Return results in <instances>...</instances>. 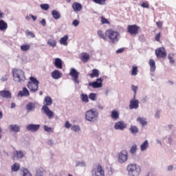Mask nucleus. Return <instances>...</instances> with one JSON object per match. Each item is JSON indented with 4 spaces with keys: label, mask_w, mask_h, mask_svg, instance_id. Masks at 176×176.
Wrapping results in <instances>:
<instances>
[{
    "label": "nucleus",
    "mask_w": 176,
    "mask_h": 176,
    "mask_svg": "<svg viewBox=\"0 0 176 176\" xmlns=\"http://www.w3.org/2000/svg\"><path fill=\"white\" fill-rule=\"evenodd\" d=\"M44 105L42 107V111L43 113L46 115L49 118V119H52L53 118L54 113L50 110L49 107L53 104V100L50 96H45L43 100Z\"/></svg>",
    "instance_id": "nucleus-1"
},
{
    "label": "nucleus",
    "mask_w": 176,
    "mask_h": 176,
    "mask_svg": "<svg viewBox=\"0 0 176 176\" xmlns=\"http://www.w3.org/2000/svg\"><path fill=\"white\" fill-rule=\"evenodd\" d=\"M12 76L14 82H16V83H23L25 80V75L21 69H13Z\"/></svg>",
    "instance_id": "nucleus-2"
},
{
    "label": "nucleus",
    "mask_w": 176,
    "mask_h": 176,
    "mask_svg": "<svg viewBox=\"0 0 176 176\" xmlns=\"http://www.w3.org/2000/svg\"><path fill=\"white\" fill-rule=\"evenodd\" d=\"M106 36H107V39H109L111 43H115L119 41L120 34L113 29H108L106 30Z\"/></svg>",
    "instance_id": "nucleus-3"
},
{
    "label": "nucleus",
    "mask_w": 176,
    "mask_h": 176,
    "mask_svg": "<svg viewBox=\"0 0 176 176\" xmlns=\"http://www.w3.org/2000/svg\"><path fill=\"white\" fill-rule=\"evenodd\" d=\"M85 119L88 122H96L98 119V111L96 109H91L87 111Z\"/></svg>",
    "instance_id": "nucleus-4"
},
{
    "label": "nucleus",
    "mask_w": 176,
    "mask_h": 176,
    "mask_svg": "<svg viewBox=\"0 0 176 176\" xmlns=\"http://www.w3.org/2000/svg\"><path fill=\"white\" fill-rule=\"evenodd\" d=\"M28 83V87L31 93H36V91L39 89V80H36L35 77L31 76Z\"/></svg>",
    "instance_id": "nucleus-5"
},
{
    "label": "nucleus",
    "mask_w": 176,
    "mask_h": 176,
    "mask_svg": "<svg viewBox=\"0 0 176 176\" xmlns=\"http://www.w3.org/2000/svg\"><path fill=\"white\" fill-rule=\"evenodd\" d=\"M127 171L131 176H138L141 174V166L137 164H129L127 166Z\"/></svg>",
    "instance_id": "nucleus-6"
},
{
    "label": "nucleus",
    "mask_w": 176,
    "mask_h": 176,
    "mask_svg": "<svg viewBox=\"0 0 176 176\" xmlns=\"http://www.w3.org/2000/svg\"><path fill=\"white\" fill-rule=\"evenodd\" d=\"M105 172L102 168L101 164H98L96 165L92 170V176H104Z\"/></svg>",
    "instance_id": "nucleus-7"
},
{
    "label": "nucleus",
    "mask_w": 176,
    "mask_h": 176,
    "mask_svg": "<svg viewBox=\"0 0 176 176\" xmlns=\"http://www.w3.org/2000/svg\"><path fill=\"white\" fill-rule=\"evenodd\" d=\"M155 56L157 58H166L167 57V51L166 48L161 47L155 50Z\"/></svg>",
    "instance_id": "nucleus-8"
},
{
    "label": "nucleus",
    "mask_w": 176,
    "mask_h": 176,
    "mask_svg": "<svg viewBox=\"0 0 176 176\" xmlns=\"http://www.w3.org/2000/svg\"><path fill=\"white\" fill-rule=\"evenodd\" d=\"M129 159V155L127 151L122 150L120 153L118 154V161L119 163H126Z\"/></svg>",
    "instance_id": "nucleus-9"
},
{
    "label": "nucleus",
    "mask_w": 176,
    "mask_h": 176,
    "mask_svg": "<svg viewBox=\"0 0 176 176\" xmlns=\"http://www.w3.org/2000/svg\"><path fill=\"white\" fill-rule=\"evenodd\" d=\"M141 28L137 25H129L127 27L128 32L131 35H137L140 32Z\"/></svg>",
    "instance_id": "nucleus-10"
},
{
    "label": "nucleus",
    "mask_w": 176,
    "mask_h": 176,
    "mask_svg": "<svg viewBox=\"0 0 176 176\" xmlns=\"http://www.w3.org/2000/svg\"><path fill=\"white\" fill-rule=\"evenodd\" d=\"M69 75L72 76V79L75 83L79 84V72H78L76 69L72 68L70 69Z\"/></svg>",
    "instance_id": "nucleus-11"
},
{
    "label": "nucleus",
    "mask_w": 176,
    "mask_h": 176,
    "mask_svg": "<svg viewBox=\"0 0 176 176\" xmlns=\"http://www.w3.org/2000/svg\"><path fill=\"white\" fill-rule=\"evenodd\" d=\"M140 107V101L135 99V96H133V99L131 100L129 102V109H138Z\"/></svg>",
    "instance_id": "nucleus-12"
},
{
    "label": "nucleus",
    "mask_w": 176,
    "mask_h": 176,
    "mask_svg": "<svg viewBox=\"0 0 176 176\" xmlns=\"http://www.w3.org/2000/svg\"><path fill=\"white\" fill-rule=\"evenodd\" d=\"M89 86H91V87H93L94 89H98L100 87H102V79L98 78L96 81L89 82Z\"/></svg>",
    "instance_id": "nucleus-13"
},
{
    "label": "nucleus",
    "mask_w": 176,
    "mask_h": 176,
    "mask_svg": "<svg viewBox=\"0 0 176 176\" xmlns=\"http://www.w3.org/2000/svg\"><path fill=\"white\" fill-rule=\"evenodd\" d=\"M126 127H127V124H126L123 121H119L114 125V129L116 130H124Z\"/></svg>",
    "instance_id": "nucleus-14"
},
{
    "label": "nucleus",
    "mask_w": 176,
    "mask_h": 176,
    "mask_svg": "<svg viewBox=\"0 0 176 176\" xmlns=\"http://www.w3.org/2000/svg\"><path fill=\"white\" fill-rule=\"evenodd\" d=\"M39 127H41V125L39 124H30L26 126V129L28 130V131L35 132L39 130Z\"/></svg>",
    "instance_id": "nucleus-15"
},
{
    "label": "nucleus",
    "mask_w": 176,
    "mask_h": 176,
    "mask_svg": "<svg viewBox=\"0 0 176 176\" xmlns=\"http://www.w3.org/2000/svg\"><path fill=\"white\" fill-rule=\"evenodd\" d=\"M72 9L74 10V12H80L82 9H83V7L82 6V4L74 2L72 6Z\"/></svg>",
    "instance_id": "nucleus-16"
},
{
    "label": "nucleus",
    "mask_w": 176,
    "mask_h": 176,
    "mask_svg": "<svg viewBox=\"0 0 176 176\" xmlns=\"http://www.w3.org/2000/svg\"><path fill=\"white\" fill-rule=\"evenodd\" d=\"M18 95L20 97H28L30 96V91L26 87H23L22 91H19Z\"/></svg>",
    "instance_id": "nucleus-17"
},
{
    "label": "nucleus",
    "mask_w": 176,
    "mask_h": 176,
    "mask_svg": "<svg viewBox=\"0 0 176 176\" xmlns=\"http://www.w3.org/2000/svg\"><path fill=\"white\" fill-rule=\"evenodd\" d=\"M80 60L82 63H87V61H89V60H90V54H89L86 52H82L81 54Z\"/></svg>",
    "instance_id": "nucleus-18"
},
{
    "label": "nucleus",
    "mask_w": 176,
    "mask_h": 176,
    "mask_svg": "<svg viewBox=\"0 0 176 176\" xmlns=\"http://www.w3.org/2000/svg\"><path fill=\"white\" fill-rule=\"evenodd\" d=\"M0 97L4 98H12V93L9 91H0Z\"/></svg>",
    "instance_id": "nucleus-19"
},
{
    "label": "nucleus",
    "mask_w": 176,
    "mask_h": 176,
    "mask_svg": "<svg viewBox=\"0 0 176 176\" xmlns=\"http://www.w3.org/2000/svg\"><path fill=\"white\" fill-rule=\"evenodd\" d=\"M148 65H150L151 72H155L156 71V62L153 59H150L148 62Z\"/></svg>",
    "instance_id": "nucleus-20"
},
{
    "label": "nucleus",
    "mask_w": 176,
    "mask_h": 176,
    "mask_svg": "<svg viewBox=\"0 0 176 176\" xmlns=\"http://www.w3.org/2000/svg\"><path fill=\"white\" fill-rule=\"evenodd\" d=\"M52 77L53 79H60V78L63 77V74L58 70H55L52 72Z\"/></svg>",
    "instance_id": "nucleus-21"
},
{
    "label": "nucleus",
    "mask_w": 176,
    "mask_h": 176,
    "mask_svg": "<svg viewBox=\"0 0 176 176\" xmlns=\"http://www.w3.org/2000/svg\"><path fill=\"white\" fill-rule=\"evenodd\" d=\"M54 65L58 69H63V60H61V59H60L58 58H56L55 59Z\"/></svg>",
    "instance_id": "nucleus-22"
},
{
    "label": "nucleus",
    "mask_w": 176,
    "mask_h": 176,
    "mask_svg": "<svg viewBox=\"0 0 176 176\" xmlns=\"http://www.w3.org/2000/svg\"><path fill=\"white\" fill-rule=\"evenodd\" d=\"M60 44L63 45V46H68V35H65L60 39Z\"/></svg>",
    "instance_id": "nucleus-23"
},
{
    "label": "nucleus",
    "mask_w": 176,
    "mask_h": 176,
    "mask_svg": "<svg viewBox=\"0 0 176 176\" xmlns=\"http://www.w3.org/2000/svg\"><path fill=\"white\" fill-rule=\"evenodd\" d=\"M14 159L15 157H16L17 159H23L24 157V153H23V151H16L14 153V156H13Z\"/></svg>",
    "instance_id": "nucleus-24"
},
{
    "label": "nucleus",
    "mask_w": 176,
    "mask_h": 176,
    "mask_svg": "<svg viewBox=\"0 0 176 176\" xmlns=\"http://www.w3.org/2000/svg\"><path fill=\"white\" fill-rule=\"evenodd\" d=\"M89 76L91 79H93V78H98V76H100V72L97 69H92V73L89 74Z\"/></svg>",
    "instance_id": "nucleus-25"
},
{
    "label": "nucleus",
    "mask_w": 176,
    "mask_h": 176,
    "mask_svg": "<svg viewBox=\"0 0 176 176\" xmlns=\"http://www.w3.org/2000/svg\"><path fill=\"white\" fill-rule=\"evenodd\" d=\"M52 15L55 20H58L61 17V14L60 13V12L56 10H53L52 11Z\"/></svg>",
    "instance_id": "nucleus-26"
},
{
    "label": "nucleus",
    "mask_w": 176,
    "mask_h": 176,
    "mask_svg": "<svg viewBox=\"0 0 176 176\" xmlns=\"http://www.w3.org/2000/svg\"><path fill=\"white\" fill-rule=\"evenodd\" d=\"M8 30V23L3 20H0V31H6Z\"/></svg>",
    "instance_id": "nucleus-27"
},
{
    "label": "nucleus",
    "mask_w": 176,
    "mask_h": 176,
    "mask_svg": "<svg viewBox=\"0 0 176 176\" xmlns=\"http://www.w3.org/2000/svg\"><path fill=\"white\" fill-rule=\"evenodd\" d=\"M97 34L99 38H101L102 39H103V41H107V34H104V32H102V30H98Z\"/></svg>",
    "instance_id": "nucleus-28"
},
{
    "label": "nucleus",
    "mask_w": 176,
    "mask_h": 176,
    "mask_svg": "<svg viewBox=\"0 0 176 176\" xmlns=\"http://www.w3.org/2000/svg\"><path fill=\"white\" fill-rule=\"evenodd\" d=\"M10 129L11 131H14V133H19L20 131V126L17 124L10 125Z\"/></svg>",
    "instance_id": "nucleus-29"
},
{
    "label": "nucleus",
    "mask_w": 176,
    "mask_h": 176,
    "mask_svg": "<svg viewBox=\"0 0 176 176\" xmlns=\"http://www.w3.org/2000/svg\"><path fill=\"white\" fill-rule=\"evenodd\" d=\"M111 116L114 120H118V119H119V112L116 110H113L111 111Z\"/></svg>",
    "instance_id": "nucleus-30"
},
{
    "label": "nucleus",
    "mask_w": 176,
    "mask_h": 176,
    "mask_svg": "<svg viewBox=\"0 0 176 176\" xmlns=\"http://www.w3.org/2000/svg\"><path fill=\"white\" fill-rule=\"evenodd\" d=\"M46 173V170H45V168H39L37 169L36 176H43V174Z\"/></svg>",
    "instance_id": "nucleus-31"
},
{
    "label": "nucleus",
    "mask_w": 176,
    "mask_h": 176,
    "mask_svg": "<svg viewBox=\"0 0 176 176\" xmlns=\"http://www.w3.org/2000/svg\"><path fill=\"white\" fill-rule=\"evenodd\" d=\"M148 146H149V143L148 142V140H146L140 145V149L142 151H146Z\"/></svg>",
    "instance_id": "nucleus-32"
},
{
    "label": "nucleus",
    "mask_w": 176,
    "mask_h": 176,
    "mask_svg": "<svg viewBox=\"0 0 176 176\" xmlns=\"http://www.w3.org/2000/svg\"><path fill=\"white\" fill-rule=\"evenodd\" d=\"M47 45H49V46H51V47H56L57 45V41H56V40L54 39H49L47 41Z\"/></svg>",
    "instance_id": "nucleus-33"
},
{
    "label": "nucleus",
    "mask_w": 176,
    "mask_h": 176,
    "mask_svg": "<svg viewBox=\"0 0 176 176\" xmlns=\"http://www.w3.org/2000/svg\"><path fill=\"white\" fill-rule=\"evenodd\" d=\"M137 121L140 122V124H142V126H146L147 122H146V119L142 118V117H138L137 118Z\"/></svg>",
    "instance_id": "nucleus-34"
},
{
    "label": "nucleus",
    "mask_w": 176,
    "mask_h": 176,
    "mask_svg": "<svg viewBox=\"0 0 176 176\" xmlns=\"http://www.w3.org/2000/svg\"><path fill=\"white\" fill-rule=\"evenodd\" d=\"M11 169H12V171H14V172L19 171V170H20V164L19 163L14 164L12 166Z\"/></svg>",
    "instance_id": "nucleus-35"
},
{
    "label": "nucleus",
    "mask_w": 176,
    "mask_h": 176,
    "mask_svg": "<svg viewBox=\"0 0 176 176\" xmlns=\"http://www.w3.org/2000/svg\"><path fill=\"white\" fill-rule=\"evenodd\" d=\"M138 74V67L137 66H133L132 67V71H131V75L133 76H135Z\"/></svg>",
    "instance_id": "nucleus-36"
},
{
    "label": "nucleus",
    "mask_w": 176,
    "mask_h": 176,
    "mask_svg": "<svg viewBox=\"0 0 176 176\" xmlns=\"http://www.w3.org/2000/svg\"><path fill=\"white\" fill-rule=\"evenodd\" d=\"M30 48L31 45H23L21 46V50H22V52H28Z\"/></svg>",
    "instance_id": "nucleus-37"
},
{
    "label": "nucleus",
    "mask_w": 176,
    "mask_h": 176,
    "mask_svg": "<svg viewBox=\"0 0 176 176\" xmlns=\"http://www.w3.org/2000/svg\"><path fill=\"white\" fill-rule=\"evenodd\" d=\"M130 131L132 134H137V133H138V128L135 126H132L130 128Z\"/></svg>",
    "instance_id": "nucleus-38"
},
{
    "label": "nucleus",
    "mask_w": 176,
    "mask_h": 176,
    "mask_svg": "<svg viewBox=\"0 0 176 176\" xmlns=\"http://www.w3.org/2000/svg\"><path fill=\"white\" fill-rule=\"evenodd\" d=\"M168 58L169 60V63L170 64H174V63H175V61L174 60V54H169L168 55Z\"/></svg>",
    "instance_id": "nucleus-39"
},
{
    "label": "nucleus",
    "mask_w": 176,
    "mask_h": 176,
    "mask_svg": "<svg viewBox=\"0 0 176 176\" xmlns=\"http://www.w3.org/2000/svg\"><path fill=\"white\" fill-rule=\"evenodd\" d=\"M81 99L83 101V102H89V96H87V94H82Z\"/></svg>",
    "instance_id": "nucleus-40"
},
{
    "label": "nucleus",
    "mask_w": 176,
    "mask_h": 176,
    "mask_svg": "<svg viewBox=\"0 0 176 176\" xmlns=\"http://www.w3.org/2000/svg\"><path fill=\"white\" fill-rule=\"evenodd\" d=\"M94 3H97L98 5H105L107 0H92Z\"/></svg>",
    "instance_id": "nucleus-41"
},
{
    "label": "nucleus",
    "mask_w": 176,
    "mask_h": 176,
    "mask_svg": "<svg viewBox=\"0 0 176 176\" xmlns=\"http://www.w3.org/2000/svg\"><path fill=\"white\" fill-rule=\"evenodd\" d=\"M135 152H137V145L134 144L131 147L130 153H131V155H134Z\"/></svg>",
    "instance_id": "nucleus-42"
},
{
    "label": "nucleus",
    "mask_w": 176,
    "mask_h": 176,
    "mask_svg": "<svg viewBox=\"0 0 176 176\" xmlns=\"http://www.w3.org/2000/svg\"><path fill=\"white\" fill-rule=\"evenodd\" d=\"M25 35L26 36H30V38H35V34L30 30H26Z\"/></svg>",
    "instance_id": "nucleus-43"
},
{
    "label": "nucleus",
    "mask_w": 176,
    "mask_h": 176,
    "mask_svg": "<svg viewBox=\"0 0 176 176\" xmlns=\"http://www.w3.org/2000/svg\"><path fill=\"white\" fill-rule=\"evenodd\" d=\"M101 23L102 24H111V23L109 22V21H108L107 19V18L104 17V16H101Z\"/></svg>",
    "instance_id": "nucleus-44"
},
{
    "label": "nucleus",
    "mask_w": 176,
    "mask_h": 176,
    "mask_svg": "<svg viewBox=\"0 0 176 176\" xmlns=\"http://www.w3.org/2000/svg\"><path fill=\"white\" fill-rule=\"evenodd\" d=\"M23 176H32V175L31 174V173H30V170H28V169L23 168Z\"/></svg>",
    "instance_id": "nucleus-45"
},
{
    "label": "nucleus",
    "mask_w": 176,
    "mask_h": 176,
    "mask_svg": "<svg viewBox=\"0 0 176 176\" xmlns=\"http://www.w3.org/2000/svg\"><path fill=\"white\" fill-rule=\"evenodd\" d=\"M44 130L47 131V133H53V128L49 127L47 125L44 126Z\"/></svg>",
    "instance_id": "nucleus-46"
},
{
    "label": "nucleus",
    "mask_w": 176,
    "mask_h": 176,
    "mask_svg": "<svg viewBox=\"0 0 176 176\" xmlns=\"http://www.w3.org/2000/svg\"><path fill=\"white\" fill-rule=\"evenodd\" d=\"M41 9H43V10H49L50 6H49V4H41Z\"/></svg>",
    "instance_id": "nucleus-47"
},
{
    "label": "nucleus",
    "mask_w": 176,
    "mask_h": 176,
    "mask_svg": "<svg viewBox=\"0 0 176 176\" xmlns=\"http://www.w3.org/2000/svg\"><path fill=\"white\" fill-rule=\"evenodd\" d=\"M26 108L28 111H32V108H34V103L30 102L28 104H27Z\"/></svg>",
    "instance_id": "nucleus-48"
},
{
    "label": "nucleus",
    "mask_w": 176,
    "mask_h": 176,
    "mask_svg": "<svg viewBox=\"0 0 176 176\" xmlns=\"http://www.w3.org/2000/svg\"><path fill=\"white\" fill-rule=\"evenodd\" d=\"M131 89H132L133 91L134 92V96L135 97V96H137V91L138 90V87L135 86V85H132Z\"/></svg>",
    "instance_id": "nucleus-49"
},
{
    "label": "nucleus",
    "mask_w": 176,
    "mask_h": 176,
    "mask_svg": "<svg viewBox=\"0 0 176 176\" xmlns=\"http://www.w3.org/2000/svg\"><path fill=\"white\" fill-rule=\"evenodd\" d=\"M162 36V33L159 32L158 34H157L155 36V41H156L157 42H160V37Z\"/></svg>",
    "instance_id": "nucleus-50"
},
{
    "label": "nucleus",
    "mask_w": 176,
    "mask_h": 176,
    "mask_svg": "<svg viewBox=\"0 0 176 176\" xmlns=\"http://www.w3.org/2000/svg\"><path fill=\"white\" fill-rule=\"evenodd\" d=\"M96 94L91 93L89 94V97L90 100H91V101H96Z\"/></svg>",
    "instance_id": "nucleus-51"
},
{
    "label": "nucleus",
    "mask_w": 176,
    "mask_h": 176,
    "mask_svg": "<svg viewBox=\"0 0 176 176\" xmlns=\"http://www.w3.org/2000/svg\"><path fill=\"white\" fill-rule=\"evenodd\" d=\"M72 130H73V131H79L80 130V128L79 127V126L77 125H74L72 127Z\"/></svg>",
    "instance_id": "nucleus-52"
},
{
    "label": "nucleus",
    "mask_w": 176,
    "mask_h": 176,
    "mask_svg": "<svg viewBox=\"0 0 176 176\" xmlns=\"http://www.w3.org/2000/svg\"><path fill=\"white\" fill-rule=\"evenodd\" d=\"M140 6H142V8H145L146 9H149V3H142Z\"/></svg>",
    "instance_id": "nucleus-53"
},
{
    "label": "nucleus",
    "mask_w": 176,
    "mask_h": 176,
    "mask_svg": "<svg viewBox=\"0 0 176 176\" xmlns=\"http://www.w3.org/2000/svg\"><path fill=\"white\" fill-rule=\"evenodd\" d=\"M156 25L158 28H160V30H161L163 27V22L157 21V22H156Z\"/></svg>",
    "instance_id": "nucleus-54"
},
{
    "label": "nucleus",
    "mask_w": 176,
    "mask_h": 176,
    "mask_svg": "<svg viewBox=\"0 0 176 176\" xmlns=\"http://www.w3.org/2000/svg\"><path fill=\"white\" fill-rule=\"evenodd\" d=\"M72 124L69 123V121H66L65 124V129H69Z\"/></svg>",
    "instance_id": "nucleus-55"
},
{
    "label": "nucleus",
    "mask_w": 176,
    "mask_h": 176,
    "mask_svg": "<svg viewBox=\"0 0 176 176\" xmlns=\"http://www.w3.org/2000/svg\"><path fill=\"white\" fill-rule=\"evenodd\" d=\"M73 25H74V27H78V25H79V21L75 19L73 23H72Z\"/></svg>",
    "instance_id": "nucleus-56"
},
{
    "label": "nucleus",
    "mask_w": 176,
    "mask_h": 176,
    "mask_svg": "<svg viewBox=\"0 0 176 176\" xmlns=\"http://www.w3.org/2000/svg\"><path fill=\"white\" fill-rule=\"evenodd\" d=\"M124 52V48H120L116 51V53L119 54V53H123Z\"/></svg>",
    "instance_id": "nucleus-57"
},
{
    "label": "nucleus",
    "mask_w": 176,
    "mask_h": 176,
    "mask_svg": "<svg viewBox=\"0 0 176 176\" xmlns=\"http://www.w3.org/2000/svg\"><path fill=\"white\" fill-rule=\"evenodd\" d=\"M40 23L42 24V25H43V27H45L46 25V20H45V19H42Z\"/></svg>",
    "instance_id": "nucleus-58"
},
{
    "label": "nucleus",
    "mask_w": 176,
    "mask_h": 176,
    "mask_svg": "<svg viewBox=\"0 0 176 176\" xmlns=\"http://www.w3.org/2000/svg\"><path fill=\"white\" fill-rule=\"evenodd\" d=\"M155 118H157V119H159V118H160V111H157L156 113H155Z\"/></svg>",
    "instance_id": "nucleus-59"
},
{
    "label": "nucleus",
    "mask_w": 176,
    "mask_h": 176,
    "mask_svg": "<svg viewBox=\"0 0 176 176\" xmlns=\"http://www.w3.org/2000/svg\"><path fill=\"white\" fill-rule=\"evenodd\" d=\"M173 168H174V166L170 165L168 167V171H173Z\"/></svg>",
    "instance_id": "nucleus-60"
},
{
    "label": "nucleus",
    "mask_w": 176,
    "mask_h": 176,
    "mask_svg": "<svg viewBox=\"0 0 176 176\" xmlns=\"http://www.w3.org/2000/svg\"><path fill=\"white\" fill-rule=\"evenodd\" d=\"M30 17L32 19L33 21H36L37 17L34 15H30Z\"/></svg>",
    "instance_id": "nucleus-61"
},
{
    "label": "nucleus",
    "mask_w": 176,
    "mask_h": 176,
    "mask_svg": "<svg viewBox=\"0 0 176 176\" xmlns=\"http://www.w3.org/2000/svg\"><path fill=\"white\" fill-rule=\"evenodd\" d=\"M5 14H3V12H2L1 11H0V19H2L3 17Z\"/></svg>",
    "instance_id": "nucleus-62"
},
{
    "label": "nucleus",
    "mask_w": 176,
    "mask_h": 176,
    "mask_svg": "<svg viewBox=\"0 0 176 176\" xmlns=\"http://www.w3.org/2000/svg\"><path fill=\"white\" fill-rule=\"evenodd\" d=\"M3 118V113L2 111H0V120Z\"/></svg>",
    "instance_id": "nucleus-63"
},
{
    "label": "nucleus",
    "mask_w": 176,
    "mask_h": 176,
    "mask_svg": "<svg viewBox=\"0 0 176 176\" xmlns=\"http://www.w3.org/2000/svg\"><path fill=\"white\" fill-rule=\"evenodd\" d=\"M16 107V104L15 103H12L11 104V108H14Z\"/></svg>",
    "instance_id": "nucleus-64"
}]
</instances>
